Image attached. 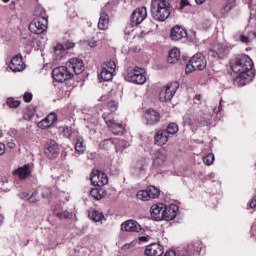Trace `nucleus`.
Returning a JSON list of instances; mask_svg holds the SVG:
<instances>
[{
	"label": "nucleus",
	"mask_w": 256,
	"mask_h": 256,
	"mask_svg": "<svg viewBox=\"0 0 256 256\" xmlns=\"http://www.w3.org/2000/svg\"><path fill=\"white\" fill-rule=\"evenodd\" d=\"M146 191L150 199H157L161 195V190L155 186H149Z\"/></svg>",
	"instance_id": "bb28decb"
},
{
	"label": "nucleus",
	"mask_w": 256,
	"mask_h": 256,
	"mask_svg": "<svg viewBox=\"0 0 256 256\" xmlns=\"http://www.w3.org/2000/svg\"><path fill=\"white\" fill-rule=\"evenodd\" d=\"M10 147H15V143H10Z\"/></svg>",
	"instance_id": "774afa93"
},
{
	"label": "nucleus",
	"mask_w": 256,
	"mask_h": 256,
	"mask_svg": "<svg viewBox=\"0 0 256 256\" xmlns=\"http://www.w3.org/2000/svg\"><path fill=\"white\" fill-rule=\"evenodd\" d=\"M145 119L147 125H156V123H159L161 121V114L157 112L156 110H147L145 113Z\"/></svg>",
	"instance_id": "a211bd4d"
},
{
	"label": "nucleus",
	"mask_w": 256,
	"mask_h": 256,
	"mask_svg": "<svg viewBox=\"0 0 256 256\" xmlns=\"http://www.w3.org/2000/svg\"><path fill=\"white\" fill-rule=\"evenodd\" d=\"M5 154V144L0 143V155H4Z\"/></svg>",
	"instance_id": "6e6d98bb"
},
{
	"label": "nucleus",
	"mask_w": 256,
	"mask_h": 256,
	"mask_svg": "<svg viewBox=\"0 0 256 256\" xmlns=\"http://www.w3.org/2000/svg\"><path fill=\"white\" fill-rule=\"evenodd\" d=\"M90 180L92 185H94L95 187H103L104 185H107V183H109V178L107 177V174L99 170L91 173Z\"/></svg>",
	"instance_id": "1a4fd4ad"
},
{
	"label": "nucleus",
	"mask_w": 256,
	"mask_h": 256,
	"mask_svg": "<svg viewBox=\"0 0 256 256\" xmlns=\"http://www.w3.org/2000/svg\"><path fill=\"white\" fill-rule=\"evenodd\" d=\"M233 73H237L240 79H247L249 71L253 69V60L248 55H240L231 62Z\"/></svg>",
	"instance_id": "f03ea898"
},
{
	"label": "nucleus",
	"mask_w": 256,
	"mask_h": 256,
	"mask_svg": "<svg viewBox=\"0 0 256 256\" xmlns=\"http://www.w3.org/2000/svg\"><path fill=\"white\" fill-rule=\"evenodd\" d=\"M124 78L125 81H129L135 85H143L147 81V77H145L143 69L139 67L128 68L124 74Z\"/></svg>",
	"instance_id": "7ed1b4c3"
},
{
	"label": "nucleus",
	"mask_w": 256,
	"mask_h": 256,
	"mask_svg": "<svg viewBox=\"0 0 256 256\" xmlns=\"http://www.w3.org/2000/svg\"><path fill=\"white\" fill-rule=\"evenodd\" d=\"M207 67V59L203 53H196L186 65L185 71L187 74L193 73V71H203Z\"/></svg>",
	"instance_id": "20e7f679"
},
{
	"label": "nucleus",
	"mask_w": 256,
	"mask_h": 256,
	"mask_svg": "<svg viewBox=\"0 0 256 256\" xmlns=\"http://www.w3.org/2000/svg\"><path fill=\"white\" fill-rule=\"evenodd\" d=\"M44 153L48 159H57L59 157V145L54 140H48L44 148Z\"/></svg>",
	"instance_id": "9b49d317"
},
{
	"label": "nucleus",
	"mask_w": 256,
	"mask_h": 256,
	"mask_svg": "<svg viewBox=\"0 0 256 256\" xmlns=\"http://www.w3.org/2000/svg\"><path fill=\"white\" fill-rule=\"evenodd\" d=\"M154 141L155 145L163 147V145H167V142L169 141V134L165 130H159L154 136Z\"/></svg>",
	"instance_id": "6ab92c4d"
},
{
	"label": "nucleus",
	"mask_w": 256,
	"mask_h": 256,
	"mask_svg": "<svg viewBox=\"0 0 256 256\" xmlns=\"http://www.w3.org/2000/svg\"><path fill=\"white\" fill-rule=\"evenodd\" d=\"M9 68L11 69V71H14V73L23 71V69H25V63H23V58L21 57V55H16L12 57Z\"/></svg>",
	"instance_id": "f3484780"
},
{
	"label": "nucleus",
	"mask_w": 256,
	"mask_h": 256,
	"mask_svg": "<svg viewBox=\"0 0 256 256\" xmlns=\"http://www.w3.org/2000/svg\"><path fill=\"white\" fill-rule=\"evenodd\" d=\"M163 203L154 204L150 208L151 217L154 221H163Z\"/></svg>",
	"instance_id": "dca6fc26"
},
{
	"label": "nucleus",
	"mask_w": 256,
	"mask_h": 256,
	"mask_svg": "<svg viewBox=\"0 0 256 256\" xmlns=\"http://www.w3.org/2000/svg\"><path fill=\"white\" fill-rule=\"evenodd\" d=\"M66 67H68V71L75 73V75H81L83 71H85V65H83V60L79 58H71L66 63Z\"/></svg>",
	"instance_id": "9d476101"
},
{
	"label": "nucleus",
	"mask_w": 256,
	"mask_h": 256,
	"mask_svg": "<svg viewBox=\"0 0 256 256\" xmlns=\"http://www.w3.org/2000/svg\"><path fill=\"white\" fill-rule=\"evenodd\" d=\"M56 217H59L61 220H63V219H71V217H73V214H71L69 211L58 212L56 214Z\"/></svg>",
	"instance_id": "c9c22d12"
},
{
	"label": "nucleus",
	"mask_w": 256,
	"mask_h": 256,
	"mask_svg": "<svg viewBox=\"0 0 256 256\" xmlns=\"http://www.w3.org/2000/svg\"><path fill=\"white\" fill-rule=\"evenodd\" d=\"M173 6L169 0H152L150 12L155 21H167L171 16Z\"/></svg>",
	"instance_id": "f257e3e1"
},
{
	"label": "nucleus",
	"mask_w": 256,
	"mask_h": 256,
	"mask_svg": "<svg viewBox=\"0 0 256 256\" xmlns=\"http://www.w3.org/2000/svg\"><path fill=\"white\" fill-rule=\"evenodd\" d=\"M197 5H203L205 3V0H195Z\"/></svg>",
	"instance_id": "680f3d73"
},
{
	"label": "nucleus",
	"mask_w": 256,
	"mask_h": 256,
	"mask_svg": "<svg viewBox=\"0 0 256 256\" xmlns=\"http://www.w3.org/2000/svg\"><path fill=\"white\" fill-rule=\"evenodd\" d=\"M106 66L108 67V69H110L111 72L115 71V68L117 67L115 65V61H108L106 63Z\"/></svg>",
	"instance_id": "49530a36"
},
{
	"label": "nucleus",
	"mask_w": 256,
	"mask_h": 256,
	"mask_svg": "<svg viewBox=\"0 0 256 256\" xmlns=\"http://www.w3.org/2000/svg\"><path fill=\"white\" fill-rule=\"evenodd\" d=\"M178 131H179V126L173 122L168 124L167 129L165 130V132L168 135H175Z\"/></svg>",
	"instance_id": "7c9ffc66"
},
{
	"label": "nucleus",
	"mask_w": 256,
	"mask_h": 256,
	"mask_svg": "<svg viewBox=\"0 0 256 256\" xmlns=\"http://www.w3.org/2000/svg\"><path fill=\"white\" fill-rule=\"evenodd\" d=\"M98 29H100V31H106V29H109V15H107L105 12L100 14V18L98 20Z\"/></svg>",
	"instance_id": "4be33fe9"
},
{
	"label": "nucleus",
	"mask_w": 256,
	"mask_h": 256,
	"mask_svg": "<svg viewBox=\"0 0 256 256\" xmlns=\"http://www.w3.org/2000/svg\"><path fill=\"white\" fill-rule=\"evenodd\" d=\"M89 46L92 47V48L97 47V41H90Z\"/></svg>",
	"instance_id": "bf43d9fd"
},
{
	"label": "nucleus",
	"mask_w": 256,
	"mask_h": 256,
	"mask_svg": "<svg viewBox=\"0 0 256 256\" xmlns=\"http://www.w3.org/2000/svg\"><path fill=\"white\" fill-rule=\"evenodd\" d=\"M119 145H125V141L121 140L119 143H118V146Z\"/></svg>",
	"instance_id": "338daca9"
},
{
	"label": "nucleus",
	"mask_w": 256,
	"mask_h": 256,
	"mask_svg": "<svg viewBox=\"0 0 256 256\" xmlns=\"http://www.w3.org/2000/svg\"><path fill=\"white\" fill-rule=\"evenodd\" d=\"M177 89H179V82L174 81L170 84H167L160 90L159 99L162 103H166V101H171L173 97H175V93H177Z\"/></svg>",
	"instance_id": "39448f33"
},
{
	"label": "nucleus",
	"mask_w": 256,
	"mask_h": 256,
	"mask_svg": "<svg viewBox=\"0 0 256 256\" xmlns=\"http://www.w3.org/2000/svg\"><path fill=\"white\" fill-rule=\"evenodd\" d=\"M216 51L218 53V59H223V57L227 55V48L223 47L222 45H217Z\"/></svg>",
	"instance_id": "473e14b6"
},
{
	"label": "nucleus",
	"mask_w": 256,
	"mask_h": 256,
	"mask_svg": "<svg viewBox=\"0 0 256 256\" xmlns=\"http://www.w3.org/2000/svg\"><path fill=\"white\" fill-rule=\"evenodd\" d=\"M89 217L90 219H92V221H95L96 223H99V221L105 219V216L103 215V213L97 210H93L92 212H90Z\"/></svg>",
	"instance_id": "c85d7f7f"
},
{
	"label": "nucleus",
	"mask_w": 256,
	"mask_h": 256,
	"mask_svg": "<svg viewBox=\"0 0 256 256\" xmlns=\"http://www.w3.org/2000/svg\"><path fill=\"white\" fill-rule=\"evenodd\" d=\"M141 224L135 220H128L122 223L121 230L128 233H140Z\"/></svg>",
	"instance_id": "4468645a"
},
{
	"label": "nucleus",
	"mask_w": 256,
	"mask_h": 256,
	"mask_svg": "<svg viewBox=\"0 0 256 256\" xmlns=\"http://www.w3.org/2000/svg\"><path fill=\"white\" fill-rule=\"evenodd\" d=\"M239 39H240L241 43H245L246 45H249V43H251V39H249L248 36H245L243 34H241L239 36Z\"/></svg>",
	"instance_id": "a18cd8bd"
},
{
	"label": "nucleus",
	"mask_w": 256,
	"mask_h": 256,
	"mask_svg": "<svg viewBox=\"0 0 256 256\" xmlns=\"http://www.w3.org/2000/svg\"><path fill=\"white\" fill-rule=\"evenodd\" d=\"M223 99H220V105L218 108H214V113H221L223 111Z\"/></svg>",
	"instance_id": "8fccbe9b"
},
{
	"label": "nucleus",
	"mask_w": 256,
	"mask_h": 256,
	"mask_svg": "<svg viewBox=\"0 0 256 256\" xmlns=\"http://www.w3.org/2000/svg\"><path fill=\"white\" fill-rule=\"evenodd\" d=\"M29 165H25L24 167H20L15 171V174L18 175L19 179H27L29 177Z\"/></svg>",
	"instance_id": "a878e982"
},
{
	"label": "nucleus",
	"mask_w": 256,
	"mask_h": 256,
	"mask_svg": "<svg viewBox=\"0 0 256 256\" xmlns=\"http://www.w3.org/2000/svg\"><path fill=\"white\" fill-rule=\"evenodd\" d=\"M7 105L11 107V109H17L19 105H21V101L15 100L13 98L7 99Z\"/></svg>",
	"instance_id": "72a5a7b5"
},
{
	"label": "nucleus",
	"mask_w": 256,
	"mask_h": 256,
	"mask_svg": "<svg viewBox=\"0 0 256 256\" xmlns=\"http://www.w3.org/2000/svg\"><path fill=\"white\" fill-rule=\"evenodd\" d=\"M90 195L96 201H101V199H105V197L107 196V191L101 188V186H98L97 188L91 189Z\"/></svg>",
	"instance_id": "412c9836"
},
{
	"label": "nucleus",
	"mask_w": 256,
	"mask_h": 256,
	"mask_svg": "<svg viewBox=\"0 0 256 256\" xmlns=\"http://www.w3.org/2000/svg\"><path fill=\"white\" fill-rule=\"evenodd\" d=\"M149 239H151V236H140L138 238V240L142 243H147V241H149Z\"/></svg>",
	"instance_id": "3c124183"
},
{
	"label": "nucleus",
	"mask_w": 256,
	"mask_h": 256,
	"mask_svg": "<svg viewBox=\"0 0 256 256\" xmlns=\"http://www.w3.org/2000/svg\"><path fill=\"white\" fill-rule=\"evenodd\" d=\"M231 9H233V6H231L230 4H227L226 6H224L222 11L224 13H229V11H231Z\"/></svg>",
	"instance_id": "864d4df0"
},
{
	"label": "nucleus",
	"mask_w": 256,
	"mask_h": 256,
	"mask_svg": "<svg viewBox=\"0 0 256 256\" xmlns=\"http://www.w3.org/2000/svg\"><path fill=\"white\" fill-rule=\"evenodd\" d=\"M189 0H181V7H188Z\"/></svg>",
	"instance_id": "4d7b16f0"
},
{
	"label": "nucleus",
	"mask_w": 256,
	"mask_h": 256,
	"mask_svg": "<svg viewBox=\"0 0 256 256\" xmlns=\"http://www.w3.org/2000/svg\"><path fill=\"white\" fill-rule=\"evenodd\" d=\"M131 247H133L132 244H125L122 246V249L127 250V249H131Z\"/></svg>",
	"instance_id": "13d9d810"
},
{
	"label": "nucleus",
	"mask_w": 256,
	"mask_h": 256,
	"mask_svg": "<svg viewBox=\"0 0 256 256\" xmlns=\"http://www.w3.org/2000/svg\"><path fill=\"white\" fill-rule=\"evenodd\" d=\"M177 211H179V207L177 205L171 204L167 206L164 204L163 221H173V219L177 217Z\"/></svg>",
	"instance_id": "ddd939ff"
},
{
	"label": "nucleus",
	"mask_w": 256,
	"mask_h": 256,
	"mask_svg": "<svg viewBox=\"0 0 256 256\" xmlns=\"http://www.w3.org/2000/svg\"><path fill=\"white\" fill-rule=\"evenodd\" d=\"M37 125L40 129H48V127H51V123L49 120H47V118H44L42 121L38 122Z\"/></svg>",
	"instance_id": "58836bf2"
},
{
	"label": "nucleus",
	"mask_w": 256,
	"mask_h": 256,
	"mask_svg": "<svg viewBox=\"0 0 256 256\" xmlns=\"http://www.w3.org/2000/svg\"><path fill=\"white\" fill-rule=\"evenodd\" d=\"M108 109L112 113H115V111H117V109H119V103L115 102L114 100L109 101L108 102Z\"/></svg>",
	"instance_id": "4c0bfd02"
},
{
	"label": "nucleus",
	"mask_w": 256,
	"mask_h": 256,
	"mask_svg": "<svg viewBox=\"0 0 256 256\" xmlns=\"http://www.w3.org/2000/svg\"><path fill=\"white\" fill-rule=\"evenodd\" d=\"M23 99L26 103H31V101L33 100V94L25 92Z\"/></svg>",
	"instance_id": "c03bdc74"
},
{
	"label": "nucleus",
	"mask_w": 256,
	"mask_h": 256,
	"mask_svg": "<svg viewBox=\"0 0 256 256\" xmlns=\"http://www.w3.org/2000/svg\"><path fill=\"white\" fill-rule=\"evenodd\" d=\"M209 57H213V59H219V52H217V50H210Z\"/></svg>",
	"instance_id": "de8ad7c7"
},
{
	"label": "nucleus",
	"mask_w": 256,
	"mask_h": 256,
	"mask_svg": "<svg viewBox=\"0 0 256 256\" xmlns=\"http://www.w3.org/2000/svg\"><path fill=\"white\" fill-rule=\"evenodd\" d=\"M63 135H64V137H71V129L64 128L63 129Z\"/></svg>",
	"instance_id": "603ef678"
},
{
	"label": "nucleus",
	"mask_w": 256,
	"mask_h": 256,
	"mask_svg": "<svg viewBox=\"0 0 256 256\" xmlns=\"http://www.w3.org/2000/svg\"><path fill=\"white\" fill-rule=\"evenodd\" d=\"M54 55L56 61H61L67 55V50L64 48L63 44H57L54 47Z\"/></svg>",
	"instance_id": "5701e85b"
},
{
	"label": "nucleus",
	"mask_w": 256,
	"mask_h": 256,
	"mask_svg": "<svg viewBox=\"0 0 256 256\" xmlns=\"http://www.w3.org/2000/svg\"><path fill=\"white\" fill-rule=\"evenodd\" d=\"M33 117H35V111L31 110V109H27L25 112H24V115H23V119L25 121H31L33 119Z\"/></svg>",
	"instance_id": "f704fd0d"
},
{
	"label": "nucleus",
	"mask_w": 256,
	"mask_h": 256,
	"mask_svg": "<svg viewBox=\"0 0 256 256\" xmlns=\"http://www.w3.org/2000/svg\"><path fill=\"white\" fill-rule=\"evenodd\" d=\"M51 195H53V193L51 192V190L49 188L43 189V191H42L43 199H51Z\"/></svg>",
	"instance_id": "a19ab883"
},
{
	"label": "nucleus",
	"mask_w": 256,
	"mask_h": 256,
	"mask_svg": "<svg viewBox=\"0 0 256 256\" xmlns=\"http://www.w3.org/2000/svg\"><path fill=\"white\" fill-rule=\"evenodd\" d=\"M102 119H104L106 125L109 127L110 131L114 133V135H119V133H123V124L115 121L113 114L104 113L102 115Z\"/></svg>",
	"instance_id": "6e6552de"
},
{
	"label": "nucleus",
	"mask_w": 256,
	"mask_h": 256,
	"mask_svg": "<svg viewBox=\"0 0 256 256\" xmlns=\"http://www.w3.org/2000/svg\"><path fill=\"white\" fill-rule=\"evenodd\" d=\"M163 253H165V249L159 243L150 244L145 249L146 256H163Z\"/></svg>",
	"instance_id": "2eb2a0df"
},
{
	"label": "nucleus",
	"mask_w": 256,
	"mask_h": 256,
	"mask_svg": "<svg viewBox=\"0 0 256 256\" xmlns=\"http://www.w3.org/2000/svg\"><path fill=\"white\" fill-rule=\"evenodd\" d=\"M147 19V8L140 7L133 11L131 15V25H140Z\"/></svg>",
	"instance_id": "f8f14e48"
},
{
	"label": "nucleus",
	"mask_w": 256,
	"mask_h": 256,
	"mask_svg": "<svg viewBox=\"0 0 256 256\" xmlns=\"http://www.w3.org/2000/svg\"><path fill=\"white\" fill-rule=\"evenodd\" d=\"M47 25V18L40 16L30 23L29 30L31 33H34V35H41V33H45V31H47Z\"/></svg>",
	"instance_id": "0eeeda50"
},
{
	"label": "nucleus",
	"mask_w": 256,
	"mask_h": 256,
	"mask_svg": "<svg viewBox=\"0 0 256 256\" xmlns=\"http://www.w3.org/2000/svg\"><path fill=\"white\" fill-rule=\"evenodd\" d=\"M47 121L50 123V125H53V123H55V121H57V114L56 113H50L47 117H46Z\"/></svg>",
	"instance_id": "79ce46f5"
},
{
	"label": "nucleus",
	"mask_w": 256,
	"mask_h": 256,
	"mask_svg": "<svg viewBox=\"0 0 256 256\" xmlns=\"http://www.w3.org/2000/svg\"><path fill=\"white\" fill-rule=\"evenodd\" d=\"M164 256H175V254L172 253V255H171V252H166V254Z\"/></svg>",
	"instance_id": "69168bd1"
},
{
	"label": "nucleus",
	"mask_w": 256,
	"mask_h": 256,
	"mask_svg": "<svg viewBox=\"0 0 256 256\" xmlns=\"http://www.w3.org/2000/svg\"><path fill=\"white\" fill-rule=\"evenodd\" d=\"M213 161H215V156L213 154H208L203 157V163H205V165H213Z\"/></svg>",
	"instance_id": "e433bc0d"
},
{
	"label": "nucleus",
	"mask_w": 256,
	"mask_h": 256,
	"mask_svg": "<svg viewBox=\"0 0 256 256\" xmlns=\"http://www.w3.org/2000/svg\"><path fill=\"white\" fill-rule=\"evenodd\" d=\"M3 221H5V217H3V215H0V225H3Z\"/></svg>",
	"instance_id": "e2e57ef3"
},
{
	"label": "nucleus",
	"mask_w": 256,
	"mask_h": 256,
	"mask_svg": "<svg viewBox=\"0 0 256 256\" xmlns=\"http://www.w3.org/2000/svg\"><path fill=\"white\" fill-rule=\"evenodd\" d=\"M19 197L20 199H29V194L27 192H21Z\"/></svg>",
	"instance_id": "5fc2aeb1"
},
{
	"label": "nucleus",
	"mask_w": 256,
	"mask_h": 256,
	"mask_svg": "<svg viewBox=\"0 0 256 256\" xmlns=\"http://www.w3.org/2000/svg\"><path fill=\"white\" fill-rule=\"evenodd\" d=\"M52 77L58 83H65L74 77V74L67 66H59L52 71Z\"/></svg>",
	"instance_id": "423d86ee"
},
{
	"label": "nucleus",
	"mask_w": 256,
	"mask_h": 256,
	"mask_svg": "<svg viewBox=\"0 0 256 256\" xmlns=\"http://www.w3.org/2000/svg\"><path fill=\"white\" fill-rule=\"evenodd\" d=\"M85 149V140L83 137L78 136L76 138L75 151L79 153V155H83V153H85Z\"/></svg>",
	"instance_id": "393cba45"
},
{
	"label": "nucleus",
	"mask_w": 256,
	"mask_h": 256,
	"mask_svg": "<svg viewBox=\"0 0 256 256\" xmlns=\"http://www.w3.org/2000/svg\"><path fill=\"white\" fill-rule=\"evenodd\" d=\"M114 143L111 139H106L102 142H100L99 148L103 149L104 151H109L110 149H113Z\"/></svg>",
	"instance_id": "c756f323"
},
{
	"label": "nucleus",
	"mask_w": 256,
	"mask_h": 256,
	"mask_svg": "<svg viewBox=\"0 0 256 256\" xmlns=\"http://www.w3.org/2000/svg\"><path fill=\"white\" fill-rule=\"evenodd\" d=\"M181 57V51L179 49L174 48L169 52V55L167 57L168 63H177L179 61V58Z\"/></svg>",
	"instance_id": "b1692460"
},
{
	"label": "nucleus",
	"mask_w": 256,
	"mask_h": 256,
	"mask_svg": "<svg viewBox=\"0 0 256 256\" xmlns=\"http://www.w3.org/2000/svg\"><path fill=\"white\" fill-rule=\"evenodd\" d=\"M170 37L173 41H179V39L187 37V32L181 26H175L171 30Z\"/></svg>",
	"instance_id": "aec40b11"
},
{
	"label": "nucleus",
	"mask_w": 256,
	"mask_h": 256,
	"mask_svg": "<svg viewBox=\"0 0 256 256\" xmlns=\"http://www.w3.org/2000/svg\"><path fill=\"white\" fill-rule=\"evenodd\" d=\"M27 201H29V203H37V201H39V192L34 191L31 196L27 198Z\"/></svg>",
	"instance_id": "ea45409f"
},
{
	"label": "nucleus",
	"mask_w": 256,
	"mask_h": 256,
	"mask_svg": "<svg viewBox=\"0 0 256 256\" xmlns=\"http://www.w3.org/2000/svg\"><path fill=\"white\" fill-rule=\"evenodd\" d=\"M10 9H11V11H15V2L14 1L11 2Z\"/></svg>",
	"instance_id": "052dcab7"
},
{
	"label": "nucleus",
	"mask_w": 256,
	"mask_h": 256,
	"mask_svg": "<svg viewBox=\"0 0 256 256\" xmlns=\"http://www.w3.org/2000/svg\"><path fill=\"white\" fill-rule=\"evenodd\" d=\"M136 197L140 201H149V199H151L149 197V193L147 192V190H140V191H138Z\"/></svg>",
	"instance_id": "2f4dec72"
},
{
	"label": "nucleus",
	"mask_w": 256,
	"mask_h": 256,
	"mask_svg": "<svg viewBox=\"0 0 256 256\" xmlns=\"http://www.w3.org/2000/svg\"><path fill=\"white\" fill-rule=\"evenodd\" d=\"M64 50L68 51V49H73L75 47V44L73 42H66L64 45Z\"/></svg>",
	"instance_id": "09e8293b"
},
{
	"label": "nucleus",
	"mask_w": 256,
	"mask_h": 256,
	"mask_svg": "<svg viewBox=\"0 0 256 256\" xmlns=\"http://www.w3.org/2000/svg\"><path fill=\"white\" fill-rule=\"evenodd\" d=\"M99 77L104 81H111V79H113V72L107 68H102Z\"/></svg>",
	"instance_id": "cd10ccee"
},
{
	"label": "nucleus",
	"mask_w": 256,
	"mask_h": 256,
	"mask_svg": "<svg viewBox=\"0 0 256 256\" xmlns=\"http://www.w3.org/2000/svg\"><path fill=\"white\" fill-rule=\"evenodd\" d=\"M155 158H156L157 160H160L161 163H163V161H165V159H167V156H165V153H163V152H161V151H158V152H156V154H155Z\"/></svg>",
	"instance_id": "37998d69"
},
{
	"label": "nucleus",
	"mask_w": 256,
	"mask_h": 256,
	"mask_svg": "<svg viewBox=\"0 0 256 256\" xmlns=\"http://www.w3.org/2000/svg\"><path fill=\"white\" fill-rule=\"evenodd\" d=\"M195 99H196V101H201V94H197V95L195 96Z\"/></svg>",
	"instance_id": "0e129e2a"
}]
</instances>
